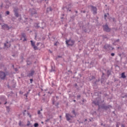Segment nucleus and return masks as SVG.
<instances>
[{
    "label": "nucleus",
    "instance_id": "57",
    "mask_svg": "<svg viewBox=\"0 0 127 127\" xmlns=\"http://www.w3.org/2000/svg\"><path fill=\"white\" fill-rule=\"evenodd\" d=\"M50 121V119H46V120H45V122H48Z\"/></svg>",
    "mask_w": 127,
    "mask_h": 127
},
{
    "label": "nucleus",
    "instance_id": "47",
    "mask_svg": "<svg viewBox=\"0 0 127 127\" xmlns=\"http://www.w3.org/2000/svg\"><path fill=\"white\" fill-rule=\"evenodd\" d=\"M111 56L112 57H114V56H115V53H112L111 54Z\"/></svg>",
    "mask_w": 127,
    "mask_h": 127
},
{
    "label": "nucleus",
    "instance_id": "41",
    "mask_svg": "<svg viewBox=\"0 0 127 127\" xmlns=\"http://www.w3.org/2000/svg\"><path fill=\"white\" fill-rule=\"evenodd\" d=\"M31 125L30 121L29 120H28L27 124L26 125L27 126H29Z\"/></svg>",
    "mask_w": 127,
    "mask_h": 127
},
{
    "label": "nucleus",
    "instance_id": "51",
    "mask_svg": "<svg viewBox=\"0 0 127 127\" xmlns=\"http://www.w3.org/2000/svg\"><path fill=\"white\" fill-rule=\"evenodd\" d=\"M86 12V10H81V13H85Z\"/></svg>",
    "mask_w": 127,
    "mask_h": 127
},
{
    "label": "nucleus",
    "instance_id": "15",
    "mask_svg": "<svg viewBox=\"0 0 127 127\" xmlns=\"http://www.w3.org/2000/svg\"><path fill=\"white\" fill-rule=\"evenodd\" d=\"M1 29L4 30L8 31L10 29V27L7 24H4L3 25H1Z\"/></svg>",
    "mask_w": 127,
    "mask_h": 127
},
{
    "label": "nucleus",
    "instance_id": "19",
    "mask_svg": "<svg viewBox=\"0 0 127 127\" xmlns=\"http://www.w3.org/2000/svg\"><path fill=\"white\" fill-rule=\"evenodd\" d=\"M11 42L6 41V43H4V47L7 48H9L11 47Z\"/></svg>",
    "mask_w": 127,
    "mask_h": 127
},
{
    "label": "nucleus",
    "instance_id": "30",
    "mask_svg": "<svg viewBox=\"0 0 127 127\" xmlns=\"http://www.w3.org/2000/svg\"><path fill=\"white\" fill-rule=\"evenodd\" d=\"M71 113L74 115L75 116V117L76 116V111L75 110H73L72 111H71Z\"/></svg>",
    "mask_w": 127,
    "mask_h": 127
},
{
    "label": "nucleus",
    "instance_id": "6",
    "mask_svg": "<svg viewBox=\"0 0 127 127\" xmlns=\"http://www.w3.org/2000/svg\"><path fill=\"white\" fill-rule=\"evenodd\" d=\"M103 31L109 33L111 31V28L109 27L108 24L106 23L105 25H103Z\"/></svg>",
    "mask_w": 127,
    "mask_h": 127
},
{
    "label": "nucleus",
    "instance_id": "46",
    "mask_svg": "<svg viewBox=\"0 0 127 127\" xmlns=\"http://www.w3.org/2000/svg\"><path fill=\"white\" fill-rule=\"evenodd\" d=\"M3 19L2 18V15L0 14V21H2Z\"/></svg>",
    "mask_w": 127,
    "mask_h": 127
},
{
    "label": "nucleus",
    "instance_id": "2",
    "mask_svg": "<svg viewBox=\"0 0 127 127\" xmlns=\"http://www.w3.org/2000/svg\"><path fill=\"white\" fill-rule=\"evenodd\" d=\"M29 13L31 17L37 18L38 15L37 10L35 8H30L29 9Z\"/></svg>",
    "mask_w": 127,
    "mask_h": 127
},
{
    "label": "nucleus",
    "instance_id": "20",
    "mask_svg": "<svg viewBox=\"0 0 127 127\" xmlns=\"http://www.w3.org/2000/svg\"><path fill=\"white\" fill-rule=\"evenodd\" d=\"M43 103H45L46 104L48 103L49 101V98H47V97H42V98Z\"/></svg>",
    "mask_w": 127,
    "mask_h": 127
},
{
    "label": "nucleus",
    "instance_id": "27",
    "mask_svg": "<svg viewBox=\"0 0 127 127\" xmlns=\"http://www.w3.org/2000/svg\"><path fill=\"white\" fill-rule=\"evenodd\" d=\"M96 81H95L96 85H93V86H94V87H96L97 86V82H100L101 81V79L100 78H98V79H96Z\"/></svg>",
    "mask_w": 127,
    "mask_h": 127
},
{
    "label": "nucleus",
    "instance_id": "56",
    "mask_svg": "<svg viewBox=\"0 0 127 127\" xmlns=\"http://www.w3.org/2000/svg\"><path fill=\"white\" fill-rule=\"evenodd\" d=\"M0 7L1 8H2V7H3V3H1V4H0Z\"/></svg>",
    "mask_w": 127,
    "mask_h": 127
},
{
    "label": "nucleus",
    "instance_id": "13",
    "mask_svg": "<svg viewBox=\"0 0 127 127\" xmlns=\"http://www.w3.org/2000/svg\"><path fill=\"white\" fill-rule=\"evenodd\" d=\"M102 73L101 75V78L100 79V82L101 84H104L106 78V74L103 71H102Z\"/></svg>",
    "mask_w": 127,
    "mask_h": 127
},
{
    "label": "nucleus",
    "instance_id": "50",
    "mask_svg": "<svg viewBox=\"0 0 127 127\" xmlns=\"http://www.w3.org/2000/svg\"><path fill=\"white\" fill-rule=\"evenodd\" d=\"M24 96H25L26 97V99H28V95L27 94H26V93L25 94H24Z\"/></svg>",
    "mask_w": 127,
    "mask_h": 127
},
{
    "label": "nucleus",
    "instance_id": "55",
    "mask_svg": "<svg viewBox=\"0 0 127 127\" xmlns=\"http://www.w3.org/2000/svg\"><path fill=\"white\" fill-rule=\"evenodd\" d=\"M7 87L8 89H10V86L9 85V84H7Z\"/></svg>",
    "mask_w": 127,
    "mask_h": 127
},
{
    "label": "nucleus",
    "instance_id": "60",
    "mask_svg": "<svg viewBox=\"0 0 127 127\" xmlns=\"http://www.w3.org/2000/svg\"><path fill=\"white\" fill-rule=\"evenodd\" d=\"M19 94H23V92H22V91H19Z\"/></svg>",
    "mask_w": 127,
    "mask_h": 127
},
{
    "label": "nucleus",
    "instance_id": "42",
    "mask_svg": "<svg viewBox=\"0 0 127 127\" xmlns=\"http://www.w3.org/2000/svg\"><path fill=\"white\" fill-rule=\"evenodd\" d=\"M60 44L59 42L57 41L56 43H54V45L55 46H58V44Z\"/></svg>",
    "mask_w": 127,
    "mask_h": 127
},
{
    "label": "nucleus",
    "instance_id": "24",
    "mask_svg": "<svg viewBox=\"0 0 127 127\" xmlns=\"http://www.w3.org/2000/svg\"><path fill=\"white\" fill-rule=\"evenodd\" d=\"M120 39L115 40L114 43H113V45H115V46H116L117 45L116 43H119V42H120Z\"/></svg>",
    "mask_w": 127,
    "mask_h": 127
},
{
    "label": "nucleus",
    "instance_id": "48",
    "mask_svg": "<svg viewBox=\"0 0 127 127\" xmlns=\"http://www.w3.org/2000/svg\"><path fill=\"white\" fill-rule=\"evenodd\" d=\"M81 98V95H77V99H80Z\"/></svg>",
    "mask_w": 127,
    "mask_h": 127
},
{
    "label": "nucleus",
    "instance_id": "34",
    "mask_svg": "<svg viewBox=\"0 0 127 127\" xmlns=\"http://www.w3.org/2000/svg\"><path fill=\"white\" fill-rule=\"evenodd\" d=\"M60 105V103L59 102H57V103H55L54 105L57 107L58 108H59V106Z\"/></svg>",
    "mask_w": 127,
    "mask_h": 127
},
{
    "label": "nucleus",
    "instance_id": "17",
    "mask_svg": "<svg viewBox=\"0 0 127 127\" xmlns=\"http://www.w3.org/2000/svg\"><path fill=\"white\" fill-rule=\"evenodd\" d=\"M22 38H23V42H25L27 41V39L26 38V34L25 33H22L21 34V37L20 38V40H22Z\"/></svg>",
    "mask_w": 127,
    "mask_h": 127
},
{
    "label": "nucleus",
    "instance_id": "40",
    "mask_svg": "<svg viewBox=\"0 0 127 127\" xmlns=\"http://www.w3.org/2000/svg\"><path fill=\"white\" fill-rule=\"evenodd\" d=\"M102 38L103 39H108V37L107 35H103L102 36Z\"/></svg>",
    "mask_w": 127,
    "mask_h": 127
},
{
    "label": "nucleus",
    "instance_id": "53",
    "mask_svg": "<svg viewBox=\"0 0 127 127\" xmlns=\"http://www.w3.org/2000/svg\"><path fill=\"white\" fill-rule=\"evenodd\" d=\"M55 86H56V85L54 84V83L52 82V87H54Z\"/></svg>",
    "mask_w": 127,
    "mask_h": 127
},
{
    "label": "nucleus",
    "instance_id": "39",
    "mask_svg": "<svg viewBox=\"0 0 127 127\" xmlns=\"http://www.w3.org/2000/svg\"><path fill=\"white\" fill-rule=\"evenodd\" d=\"M39 127V124L38 123H34V127Z\"/></svg>",
    "mask_w": 127,
    "mask_h": 127
},
{
    "label": "nucleus",
    "instance_id": "1",
    "mask_svg": "<svg viewBox=\"0 0 127 127\" xmlns=\"http://www.w3.org/2000/svg\"><path fill=\"white\" fill-rule=\"evenodd\" d=\"M102 94L101 91H98V92H95V94H97L98 95V97H96L95 100L92 101V104H94L95 106H98V110L102 109L105 111H107L108 109H112L113 108V106L112 105H106L105 104H101V105H100V102L101 103H103L105 101L104 99L102 100L101 96V95H99V94Z\"/></svg>",
    "mask_w": 127,
    "mask_h": 127
},
{
    "label": "nucleus",
    "instance_id": "61",
    "mask_svg": "<svg viewBox=\"0 0 127 127\" xmlns=\"http://www.w3.org/2000/svg\"><path fill=\"white\" fill-rule=\"evenodd\" d=\"M14 71H18V68H14Z\"/></svg>",
    "mask_w": 127,
    "mask_h": 127
},
{
    "label": "nucleus",
    "instance_id": "4",
    "mask_svg": "<svg viewBox=\"0 0 127 127\" xmlns=\"http://www.w3.org/2000/svg\"><path fill=\"white\" fill-rule=\"evenodd\" d=\"M82 31L85 33H89L90 29L89 28V23L87 22L85 25H83L82 27Z\"/></svg>",
    "mask_w": 127,
    "mask_h": 127
},
{
    "label": "nucleus",
    "instance_id": "8",
    "mask_svg": "<svg viewBox=\"0 0 127 127\" xmlns=\"http://www.w3.org/2000/svg\"><path fill=\"white\" fill-rule=\"evenodd\" d=\"M89 81H92V86L96 85V78L94 75H91L89 77Z\"/></svg>",
    "mask_w": 127,
    "mask_h": 127
},
{
    "label": "nucleus",
    "instance_id": "58",
    "mask_svg": "<svg viewBox=\"0 0 127 127\" xmlns=\"http://www.w3.org/2000/svg\"><path fill=\"white\" fill-rule=\"evenodd\" d=\"M112 20L113 22H115V17H113L112 18Z\"/></svg>",
    "mask_w": 127,
    "mask_h": 127
},
{
    "label": "nucleus",
    "instance_id": "36",
    "mask_svg": "<svg viewBox=\"0 0 127 127\" xmlns=\"http://www.w3.org/2000/svg\"><path fill=\"white\" fill-rule=\"evenodd\" d=\"M52 104L55 105V102H56V100H55V98H52Z\"/></svg>",
    "mask_w": 127,
    "mask_h": 127
},
{
    "label": "nucleus",
    "instance_id": "38",
    "mask_svg": "<svg viewBox=\"0 0 127 127\" xmlns=\"http://www.w3.org/2000/svg\"><path fill=\"white\" fill-rule=\"evenodd\" d=\"M5 16L9 15L10 14V11L7 10L5 11Z\"/></svg>",
    "mask_w": 127,
    "mask_h": 127
},
{
    "label": "nucleus",
    "instance_id": "26",
    "mask_svg": "<svg viewBox=\"0 0 127 127\" xmlns=\"http://www.w3.org/2000/svg\"><path fill=\"white\" fill-rule=\"evenodd\" d=\"M46 0H37V2L39 4H41L43 3V2H46Z\"/></svg>",
    "mask_w": 127,
    "mask_h": 127
},
{
    "label": "nucleus",
    "instance_id": "49",
    "mask_svg": "<svg viewBox=\"0 0 127 127\" xmlns=\"http://www.w3.org/2000/svg\"><path fill=\"white\" fill-rule=\"evenodd\" d=\"M63 56H58L57 57V59H58V58H62Z\"/></svg>",
    "mask_w": 127,
    "mask_h": 127
},
{
    "label": "nucleus",
    "instance_id": "28",
    "mask_svg": "<svg viewBox=\"0 0 127 127\" xmlns=\"http://www.w3.org/2000/svg\"><path fill=\"white\" fill-rule=\"evenodd\" d=\"M121 77L122 78H126L127 77V76L125 74V72H122V74H121Z\"/></svg>",
    "mask_w": 127,
    "mask_h": 127
},
{
    "label": "nucleus",
    "instance_id": "31",
    "mask_svg": "<svg viewBox=\"0 0 127 127\" xmlns=\"http://www.w3.org/2000/svg\"><path fill=\"white\" fill-rule=\"evenodd\" d=\"M6 111L8 113H9V112H10V107H9V106H6Z\"/></svg>",
    "mask_w": 127,
    "mask_h": 127
},
{
    "label": "nucleus",
    "instance_id": "52",
    "mask_svg": "<svg viewBox=\"0 0 127 127\" xmlns=\"http://www.w3.org/2000/svg\"><path fill=\"white\" fill-rule=\"evenodd\" d=\"M51 35H52L51 33H49V35H48L49 39H50V36H51Z\"/></svg>",
    "mask_w": 127,
    "mask_h": 127
},
{
    "label": "nucleus",
    "instance_id": "25",
    "mask_svg": "<svg viewBox=\"0 0 127 127\" xmlns=\"http://www.w3.org/2000/svg\"><path fill=\"white\" fill-rule=\"evenodd\" d=\"M54 71H55V66L51 65V69L50 72H52Z\"/></svg>",
    "mask_w": 127,
    "mask_h": 127
},
{
    "label": "nucleus",
    "instance_id": "32",
    "mask_svg": "<svg viewBox=\"0 0 127 127\" xmlns=\"http://www.w3.org/2000/svg\"><path fill=\"white\" fill-rule=\"evenodd\" d=\"M28 19V17L25 18V20H24L23 22L26 23V24H28V21H27Z\"/></svg>",
    "mask_w": 127,
    "mask_h": 127
},
{
    "label": "nucleus",
    "instance_id": "3",
    "mask_svg": "<svg viewBox=\"0 0 127 127\" xmlns=\"http://www.w3.org/2000/svg\"><path fill=\"white\" fill-rule=\"evenodd\" d=\"M103 49L104 50H105V51H106V52H109V51H113L114 50V48L113 47H112L111 45V44H105L103 46Z\"/></svg>",
    "mask_w": 127,
    "mask_h": 127
},
{
    "label": "nucleus",
    "instance_id": "16",
    "mask_svg": "<svg viewBox=\"0 0 127 127\" xmlns=\"http://www.w3.org/2000/svg\"><path fill=\"white\" fill-rule=\"evenodd\" d=\"M31 46L33 48L34 51L38 50V48L35 45V42L33 40H30Z\"/></svg>",
    "mask_w": 127,
    "mask_h": 127
},
{
    "label": "nucleus",
    "instance_id": "29",
    "mask_svg": "<svg viewBox=\"0 0 127 127\" xmlns=\"http://www.w3.org/2000/svg\"><path fill=\"white\" fill-rule=\"evenodd\" d=\"M108 15L110 16V13H105V14H104V19H105V20H106V18L108 17Z\"/></svg>",
    "mask_w": 127,
    "mask_h": 127
},
{
    "label": "nucleus",
    "instance_id": "11",
    "mask_svg": "<svg viewBox=\"0 0 127 127\" xmlns=\"http://www.w3.org/2000/svg\"><path fill=\"white\" fill-rule=\"evenodd\" d=\"M35 73V71L34 69H30V72H29L27 74V77L29 78H31V77H33Z\"/></svg>",
    "mask_w": 127,
    "mask_h": 127
},
{
    "label": "nucleus",
    "instance_id": "45",
    "mask_svg": "<svg viewBox=\"0 0 127 127\" xmlns=\"http://www.w3.org/2000/svg\"><path fill=\"white\" fill-rule=\"evenodd\" d=\"M27 112V110H24L23 111V116H26V113H25V112Z\"/></svg>",
    "mask_w": 127,
    "mask_h": 127
},
{
    "label": "nucleus",
    "instance_id": "35",
    "mask_svg": "<svg viewBox=\"0 0 127 127\" xmlns=\"http://www.w3.org/2000/svg\"><path fill=\"white\" fill-rule=\"evenodd\" d=\"M37 114L39 115H41V117H43V115L40 111V110H38V112H37Z\"/></svg>",
    "mask_w": 127,
    "mask_h": 127
},
{
    "label": "nucleus",
    "instance_id": "14",
    "mask_svg": "<svg viewBox=\"0 0 127 127\" xmlns=\"http://www.w3.org/2000/svg\"><path fill=\"white\" fill-rule=\"evenodd\" d=\"M14 15L15 17L18 18L19 16V12H18V8L17 7H14L13 9Z\"/></svg>",
    "mask_w": 127,
    "mask_h": 127
},
{
    "label": "nucleus",
    "instance_id": "5",
    "mask_svg": "<svg viewBox=\"0 0 127 127\" xmlns=\"http://www.w3.org/2000/svg\"><path fill=\"white\" fill-rule=\"evenodd\" d=\"M73 117H74V116H73L72 115H70V114H69V113H66L65 114L66 120L67 122H68L69 123H73V121H72L71 118H72Z\"/></svg>",
    "mask_w": 127,
    "mask_h": 127
},
{
    "label": "nucleus",
    "instance_id": "63",
    "mask_svg": "<svg viewBox=\"0 0 127 127\" xmlns=\"http://www.w3.org/2000/svg\"><path fill=\"white\" fill-rule=\"evenodd\" d=\"M121 127H126L125 125L122 124L121 125Z\"/></svg>",
    "mask_w": 127,
    "mask_h": 127
},
{
    "label": "nucleus",
    "instance_id": "12",
    "mask_svg": "<svg viewBox=\"0 0 127 127\" xmlns=\"http://www.w3.org/2000/svg\"><path fill=\"white\" fill-rule=\"evenodd\" d=\"M104 71H106V76L108 78H109L110 75H112V72H113L112 70L111 69H109L108 70L104 69Z\"/></svg>",
    "mask_w": 127,
    "mask_h": 127
},
{
    "label": "nucleus",
    "instance_id": "54",
    "mask_svg": "<svg viewBox=\"0 0 127 127\" xmlns=\"http://www.w3.org/2000/svg\"><path fill=\"white\" fill-rule=\"evenodd\" d=\"M30 91V90H29L28 91H27L26 94L28 95L29 94Z\"/></svg>",
    "mask_w": 127,
    "mask_h": 127
},
{
    "label": "nucleus",
    "instance_id": "22",
    "mask_svg": "<svg viewBox=\"0 0 127 127\" xmlns=\"http://www.w3.org/2000/svg\"><path fill=\"white\" fill-rule=\"evenodd\" d=\"M40 23H35L34 24V27L36 29H39L40 28Z\"/></svg>",
    "mask_w": 127,
    "mask_h": 127
},
{
    "label": "nucleus",
    "instance_id": "7",
    "mask_svg": "<svg viewBox=\"0 0 127 127\" xmlns=\"http://www.w3.org/2000/svg\"><path fill=\"white\" fill-rule=\"evenodd\" d=\"M65 44L67 46L72 47L75 44V41L71 39L66 40L65 41Z\"/></svg>",
    "mask_w": 127,
    "mask_h": 127
},
{
    "label": "nucleus",
    "instance_id": "33",
    "mask_svg": "<svg viewBox=\"0 0 127 127\" xmlns=\"http://www.w3.org/2000/svg\"><path fill=\"white\" fill-rule=\"evenodd\" d=\"M73 86L76 89H78L79 87L77 85V83H75V84H74Z\"/></svg>",
    "mask_w": 127,
    "mask_h": 127
},
{
    "label": "nucleus",
    "instance_id": "23",
    "mask_svg": "<svg viewBox=\"0 0 127 127\" xmlns=\"http://www.w3.org/2000/svg\"><path fill=\"white\" fill-rule=\"evenodd\" d=\"M26 62L27 63V65H30L32 64V62L31 61H30L29 60V58L26 60Z\"/></svg>",
    "mask_w": 127,
    "mask_h": 127
},
{
    "label": "nucleus",
    "instance_id": "64",
    "mask_svg": "<svg viewBox=\"0 0 127 127\" xmlns=\"http://www.w3.org/2000/svg\"><path fill=\"white\" fill-rule=\"evenodd\" d=\"M119 123H117V124H116V127H119Z\"/></svg>",
    "mask_w": 127,
    "mask_h": 127
},
{
    "label": "nucleus",
    "instance_id": "44",
    "mask_svg": "<svg viewBox=\"0 0 127 127\" xmlns=\"http://www.w3.org/2000/svg\"><path fill=\"white\" fill-rule=\"evenodd\" d=\"M33 81H34V80H33V78H30V84H32Z\"/></svg>",
    "mask_w": 127,
    "mask_h": 127
},
{
    "label": "nucleus",
    "instance_id": "37",
    "mask_svg": "<svg viewBox=\"0 0 127 127\" xmlns=\"http://www.w3.org/2000/svg\"><path fill=\"white\" fill-rule=\"evenodd\" d=\"M83 24V22L82 21H80V22H79V27H80V28H81V27L82 26Z\"/></svg>",
    "mask_w": 127,
    "mask_h": 127
},
{
    "label": "nucleus",
    "instance_id": "62",
    "mask_svg": "<svg viewBox=\"0 0 127 127\" xmlns=\"http://www.w3.org/2000/svg\"><path fill=\"white\" fill-rule=\"evenodd\" d=\"M74 12H75L76 14H78V11L77 10H74Z\"/></svg>",
    "mask_w": 127,
    "mask_h": 127
},
{
    "label": "nucleus",
    "instance_id": "21",
    "mask_svg": "<svg viewBox=\"0 0 127 127\" xmlns=\"http://www.w3.org/2000/svg\"><path fill=\"white\" fill-rule=\"evenodd\" d=\"M53 10V8L51 6H49V7H47L46 10L47 13H49V12L52 11Z\"/></svg>",
    "mask_w": 127,
    "mask_h": 127
},
{
    "label": "nucleus",
    "instance_id": "43",
    "mask_svg": "<svg viewBox=\"0 0 127 127\" xmlns=\"http://www.w3.org/2000/svg\"><path fill=\"white\" fill-rule=\"evenodd\" d=\"M18 126H19V127L23 126H22V124H21V121H19Z\"/></svg>",
    "mask_w": 127,
    "mask_h": 127
},
{
    "label": "nucleus",
    "instance_id": "59",
    "mask_svg": "<svg viewBox=\"0 0 127 127\" xmlns=\"http://www.w3.org/2000/svg\"><path fill=\"white\" fill-rule=\"evenodd\" d=\"M123 98H127V94H126L125 95V96H123Z\"/></svg>",
    "mask_w": 127,
    "mask_h": 127
},
{
    "label": "nucleus",
    "instance_id": "18",
    "mask_svg": "<svg viewBox=\"0 0 127 127\" xmlns=\"http://www.w3.org/2000/svg\"><path fill=\"white\" fill-rule=\"evenodd\" d=\"M71 8V3H70L67 5V6H65L64 7H63V9L64 10L66 9L67 12H68V10Z\"/></svg>",
    "mask_w": 127,
    "mask_h": 127
},
{
    "label": "nucleus",
    "instance_id": "9",
    "mask_svg": "<svg viewBox=\"0 0 127 127\" xmlns=\"http://www.w3.org/2000/svg\"><path fill=\"white\" fill-rule=\"evenodd\" d=\"M91 11L93 12V15H96L97 14V8L96 6H93V5H90Z\"/></svg>",
    "mask_w": 127,
    "mask_h": 127
},
{
    "label": "nucleus",
    "instance_id": "10",
    "mask_svg": "<svg viewBox=\"0 0 127 127\" xmlns=\"http://www.w3.org/2000/svg\"><path fill=\"white\" fill-rule=\"evenodd\" d=\"M7 74L5 72H3V71H0V80H4Z\"/></svg>",
    "mask_w": 127,
    "mask_h": 127
}]
</instances>
